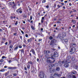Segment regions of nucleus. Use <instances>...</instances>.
I'll return each instance as SVG.
<instances>
[{
  "label": "nucleus",
  "instance_id": "63",
  "mask_svg": "<svg viewBox=\"0 0 78 78\" xmlns=\"http://www.w3.org/2000/svg\"><path fill=\"white\" fill-rule=\"evenodd\" d=\"M4 58H5V57L4 56H3L2 57V59H4Z\"/></svg>",
  "mask_w": 78,
  "mask_h": 78
},
{
  "label": "nucleus",
  "instance_id": "16",
  "mask_svg": "<svg viewBox=\"0 0 78 78\" xmlns=\"http://www.w3.org/2000/svg\"><path fill=\"white\" fill-rule=\"evenodd\" d=\"M16 4H14L13 5V6H12V8H15V7H16Z\"/></svg>",
  "mask_w": 78,
  "mask_h": 78
},
{
  "label": "nucleus",
  "instance_id": "55",
  "mask_svg": "<svg viewBox=\"0 0 78 78\" xmlns=\"http://www.w3.org/2000/svg\"><path fill=\"white\" fill-rule=\"evenodd\" d=\"M16 35H17V33H14V36H16Z\"/></svg>",
  "mask_w": 78,
  "mask_h": 78
},
{
  "label": "nucleus",
  "instance_id": "25",
  "mask_svg": "<svg viewBox=\"0 0 78 78\" xmlns=\"http://www.w3.org/2000/svg\"><path fill=\"white\" fill-rule=\"evenodd\" d=\"M49 38L50 39V40H51V39H53V38L51 36H50Z\"/></svg>",
  "mask_w": 78,
  "mask_h": 78
},
{
  "label": "nucleus",
  "instance_id": "37",
  "mask_svg": "<svg viewBox=\"0 0 78 78\" xmlns=\"http://www.w3.org/2000/svg\"><path fill=\"white\" fill-rule=\"evenodd\" d=\"M19 48H22V46L21 45H19Z\"/></svg>",
  "mask_w": 78,
  "mask_h": 78
},
{
  "label": "nucleus",
  "instance_id": "28",
  "mask_svg": "<svg viewBox=\"0 0 78 78\" xmlns=\"http://www.w3.org/2000/svg\"><path fill=\"white\" fill-rule=\"evenodd\" d=\"M4 61V60L3 59H1L0 60V62H3Z\"/></svg>",
  "mask_w": 78,
  "mask_h": 78
},
{
  "label": "nucleus",
  "instance_id": "7",
  "mask_svg": "<svg viewBox=\"0 0 78 78\" xmlns=\"http://www.w3.org/2000/svg\"><path fill=\"white\" fill-rule=\"evenodd\" d=\"M56 42V40L55 39H53L51 41V42L50 43V45H51L52 46H53V45L55 44V43Z\"/></svg>",
  "mask_w": 78,
  "mask_h": 78
},
{
  "label": "nucleus",
  "instance_id": "43",
  "mask_svg": "<svg viewBox=\"0 0 78 78\" xmlns=\"http://www.w3.org/2000/svg\"><path fill=\"white\" fill-rule=\"evenodd\" d=\"M25 36L26 37H28V34H26Z\"/></svg>",
  "mask_w": 78,
  "mask_h": 78
},
{
  "label": "nucleus",
  "instance_id": "54",
  "mask_svg": "<svg viewBox=\"0 0 78 78\" xmlns=\"http://www.w3.org/2000/svg\"><path fill=\"white\" fill-rule=\"evenodd\" d=\"M24 42H25V43L26 42V40L25 39H24Z\"/></svg>",
  "mask_w": 78,
  "mask_h": 78
},
{
  "label": "nucleus",
  "instance_id": "32",
  "mask_svg": "<svg viewBox=\"0 0 78 78\" xmlns=\"http://www.w3.org/2000/svg\"><path fill=\"white\" fill-rule=\"evenodd\" d=\"M28 8H29V11H31V8H30V6H28Z\"/></svg>",
  "mask_w": 78,
  "mask_h": 78
},
{
  "label": "nucleus",
  "instance_id": "35",
  "mask_svg": "<svg viewBox=\"0 0 78 78\" xmlns=\"http://www.w3.org/2000/svg\"><path fill=\"white\" fill-rule=\"evenodd\" d=\"M10 48H12V45H10V47H9Z\"/></svg>",
  "mask_w": 78,
  "mask_h": 78
},
{
  "label": "nucleus",
  "instance_id": "23",
  "mask_svg": "<svg viewBox=\"0 0 78 78\" xmlns=\"http://www.w3.org/2000/svg\"><path fill=\"white\" fill-rule=\"evenodd\" d=\"M19 46H18V45H17L16 47L14 49V50H17Z\"/></svg>",
  "mask_w": 78,
  "mask_h": 78
},
{
  "label": "nucleus",
  "instance_id": "5",
  "mask_svg": "<svg viewBox=\"0 0 78 78\" xmlns=\"http://www.w3.org/2000/svg\"><path fill=\"white\" fill-rule=\"evenodd\" d=\"M57 38H59L60 39L63 41L64 40V37L61 36V34H58L57 37Z\"/></svg>",
  "mask_w": 78,
  "mask_h": 78
},
{
  "label": "nucleus",
  "instance_id": "10",
  "mask_svg": "<svg viewBox=\"0 0 78 78\" xmlns=\"http://www.w3.org/2000/svg\"><path fill=\"white\" fill-rule=\"evenodd\" d=\"M58 63H55V64H52L51 65L52 67H57L58 66Z\"/></svg>",
  "mask_w": 78,
  "mask_h": 78
},
{
  "label": "nucleus",
  "instance_id": "15",
  "mask_svg": "<svg viewBox=\"0 0 78 78\" xmlns=\"http://www.w3.org/2000/svg\"><path fill=\"white\" fill-rule=\"evenodd\" d=\"M9 72L8 71L7 73H5V76H7L9 74Z\"/></svg>",
  "mask_w": 78,
  "mask_h": 78
},
{
  "label": "nucleus",
  "instance_id": "21",
  "mask_svg": "<svg viewBox=\"0 0 78 78\" xmlns=\"http://www.w3.org/2000/svg\"><path fill=\"white\" fill-rule=\"evenodd\" d=\"M20 8L19 9H18V10H16V12H19L20 11Z\"/></svg>",
  "mask_w": 78,
  "mask_h": 78
},
{
  "label": "nucleus",
  "instance_id": "3",
  "mask_svg": "<svg viewBox=\"0 0 78 78\" xmlns=\"http://www.w3.org/2000/svg\"><path fill=\"white\" fill-rule=\"evenodd\" d=\"M58 53H57L56 52H55L54 53V55L53 54H51V57L53 58V57H58Z\"/></svg>",
  "mask_w": 78,
  "mask_h": 78
},
{
  "label": "nucleus",
  "instance_id": "61",
  "mask_svg": "<svg viewBox=\"0 0 78 78\" xmlns=\"http://www.w3.org/2000/svg\"><path fill=\"white\" fill-rule=\"evenodd\" d=\"M5 45H7L8 44V42H6L5 43Z\"/></svg>",
  "mask_w": 78,
  "mask_h": 78
},
{
  "label": "nucleus",
  "instance_id": "42",
  "mask_svg": "<svg viewBox=\"0 0 78 78\" xmlns=\"http://www.w3.org/2000/svg\"><path fill=\"white\" fill-rule=\"evenodd\" d=\"M32 19H33V18H32V16H30V20H32Z\"/></svg>",
  "mask_w": 78,
  "mask_h": 78
},
{
  "label": "nucleus",
  "instance_id": "64",
  "mask_svg": "<svg viewBox=\"0 0 78 78\" xmlns=\"http://www.w3.org/2000/svg\"><path fill=\"white\" fill-rule=\"evenodd\" d=\"M78 66H76V69H77V68H78Z\"/></svg>",
  "mask_w": 78,
  "mask_h": 78
},
{
  "label": "nucleus",
  "instance_id": "57",
  "mask_svg": "<svg viewBox=\"0 0 78 78\" xmlns=\"http://www.w3.org/2000/svg\"><path fill=\"white\" fill-rule=\"evenodd\" d=\"M41 22L42 23H43V22H44V21L43 20H41Z\"/></svg>",
  "mask_w": 78,
  "mask_h": 78
},
{
  "label": "nucleus",
  "instance_id": "56",
  "mask_svg": "<svg viewBox=\"0 0 78 78\" xmlns=\"http://www.w3.org/2000/svg\"><path fill=\"white\" fill-rule=\"evenodd\" d=\"M41 20H44V17H43L42 18V19Z\"/></svg>",
  "mask_w": 78,
  "mask_h": 78
},
{
  "label": "nucleus",
  "instance_id": "18",
  "mask_svg": "<svg viewBox=\"0 0 78 78\" xmlns=\"http://www.w3.org/2000/svg\"><path fill=\"white\" fill-rule=\"evenodd\" d=\"M31 41H32V38H30V39H28L27 40V41L29 42H31Z\"/></svg>",
  "mask_w": 78,
  "mask_h": 78
},
{
  "label": "nucleus",
  "instance_id": "6",
  "mask_svg": "<svg viewBox=\"0 0 78 78\" xmlns=\"http://www.w3.org/2000/svg\"><path fill=\"white\" fill-rule=\"evenodd\" d=\"M39 76L41 78H44V74L43 71H41L39 74Z\"/></svg>",
  "mask_w": 78,
  "mask_h": 78
},
{
  "label": "nucleus",
  "instance_id": "45",
  "mask_svg": "<svg viewBox=\"0 0 78 78\" xmlns=\"http://www.w3.org/2000/svg\"><path fill=\"white\" fill-rule=\"evenodd\" d=\"M23 16L24 17H27V15H24Z\"/></svg>",
  "mask_w": 78,
  "mask_h": 78
},
{
  "label": "nucleus",
  "instance_id": "49",
  "mask_svg": "<svg viewBox=\"0 0 78 78\" xmlns=\"http://www.w3.org/2000/svg\"><path fill=\"white\" fill-rule=\"evenodd\" d=\"M20 38L21 39V40H22V36H20Z\"/></svg>",
  "mask_w": 78,
  "mask_h": 78
},
{
  "label": "nucleus",
  "instance_id": "47",
  "mask_svg": "<svg viewBox=\"0 0 78 78\" xmlns=\"http://www.w3.org/2000/svg\"><path fill=\"white\" fill-rule=\"evenodd\" d=\"M69 78H72V76L71 75H69Z\"/></svg>",
  "mask_w": 78,
  "mask_h": 78
},
{
  "label": "nucleus",
  "instance_id": "41",
  "mask_svg": "<svg viewBox=\"0 0 78 78\" xmlns=\"http://www.w3.org/2000/svg\"><path fill=\"white\" fill-rule=\"evenodd\" d=\"M21 53H22V52L23 53H24V51H23V50L22 49L21 50Z\"/></svg>",
  "mask_w": 78,
  "mask_h": 78
},
{
  "label": "nucleus",
  "instance_id": "13",
  "mask_svg": "<svg viewBox=\"0 0 78 78\" xmlns=\"http://www.w3.org/2000/svg\"><path fill=\"white\" fill-rule=\"evenodd\" d=\"M31 51H32L33 54L35 55V51H34V50L33 49H32L30 51V52H31Z\"/></svg>",
  "mask_w": 78,
  "mask_h": 78
},
{
  "label": "nucleus",
  "instance_id": "11",
  "mask_svg": "<svg viewBox=\"0 0 78 78\" xmlns=\"http://www.w3.org/2000/svg\"><path fill=\"white\" fill-rule=\"evenodd\" d=\"M55 71V69H53L50 70V73H53Z\"/></svg>",
  "mask_w": 78,
  "mask_h": 78
},
{
  "label": "nucleus",
  "instance_id": "8",
  "mask_svg": "<svg viewBox=\"0 0 78 78\" xmlns=\"http://www.w3.org/2000/svg\"><path fill=\"white\" fill-rule=\"evenodd\" d=\"M70 47H76V44L75 43H73L70 44Z\"/></svg>",
  "mask_w": 78,
  "mask_h": 78
},
{
  "label": "nucleus",
  "instance_id": "9",
  "mask_svg": "<svg viewBox=\"0 0 78 78\" xmlns=\"http://www.w3.org/2000/svg\"><path fill=\"white\" fill-rule=\"evenodd\" d=\"M9 69H12V70H14V69H16L17 67L15 66L14 67H9L8 68Z\"/></svg>",
  "mask_w": 78,
  "mask_h": 78
},
{
  "label": "nucleus",
  "instance_id": "40",
  "mask_svg": "<svg viewBox=\"0 0 78 78\" xmlns=\"http://www.w3.org/2000/svg\"><path fill=\"white\" fill-rule=\"evenodd\" d=\"M57 22L58 23H61V21H57Z\"/></svg>",
  "mask_w": 78,
  "mask_h": 78
},
{
  "label": "nucleus",
  "instance_id": "33",
  "mask_svg": "<svg viewBox=\"0 0 78 78\" xmlns=\"http://www.w3.org/2000/svg\"><path fill=\"white\" fill-rule=\"evenodd\" d=\"M54 7L55 9V8H56V4H54Z\"/></svg>",
  "mask_w": 78,
  "mask_h": 78
},
{
  "label": "nucleus",
  "instance_id": "20",
  "mask_svg": "<svg viewBox=\"0 0 78 78\" xmlns=\"http://www.w3.org/2000/svg\"><path fill=\"white\" fill-rule=\"evenodd\" d=\"M56 70H57V71H59V70H60V68H59V67H57L56 69Z\"/></svg>",
  "mask_w": 78,
  "mask_h": 78
},
{
  "label": "nucleus",
  "instance_id": "50",
  "mask_svg": "<svg viewBox=\"0 0 78 78\" xmlns=\"http://www.w3.org/2000/svg\"><path fill=\"white\" fill-rule=\"evenodd\" d=\"M21 32L23 34H24V32L22 30H21Z\"/></svg>",
  "mask_w": 78,
  "mask_h": 78
},
{
  "label": "nucleus",
  "instance_id": "26",
  "mask_svg": "<svg viewBox=\"0 0 78 78\" xmlns=\"http://www.w3.org/2000/svg\"><path fill=\"white\" fill-rule=\"evenodd\" d=\"M64 41L65 42H68V40L67 39H65Z\"/></svg>",
  "mask_w": 78,
  "mask_h": 78
},
{
  "label": "nucleus",
  "instance_id": "46",
  "mask_svg": "<svg viewBox=\"0 0 78 78\" xmlns=\"http://www.w3.org/2000/svg\"><path fill=\"white\" fill-rule=\"evenodd\" d=\"M60 76V74H57V76H58V77H59Z\"/></svg>",
  "mask_w": 78,
  "mask_h": 78
},
{
  "label": "nucleus",
  "instance_id": "36",
  "mask_svg": "<svg viewBox=\"0 0 78 78\" xmlns=\"http://www.w3.org/2000/svg\"><path fill=\"white\" fill-rule=\"evenodd\" d=\"M46 1L45 0H43L42 1V3H45Z\"/></svg>",
  "mask_w": 78,
  "mask_h": 78
},
{
  "label": "nucleus",
  "instance_id": "19",
  "mask_svg": "<svg viewBox=\"0 0 78 78\" xmlns=\"http://www.w3.org/2000/svg\"><path fill=\"white\" fill-rule=\"evenodd\" d=\"M27 67L28 69H30V64H28L27 66Z\"/></svg>",
  "mask_w": 78,
  "mask_h": 78
},
{
  "label": "nucleus",
  "instance_id": "60",
  "mask_svg": "<svg viewBox=\"0 0 78 78\" xmlns=\"http://www.w3.org/2000/svg\"><path fill=\"white\" fill-rule=\"evenodd\" d=\"M55 30H59V29H58V28L57 27L55 28Z\"/></svg>",
  "mask_w": 78,
  "mask_h": 78
},
{
  "label": "nucleus",
  "instance_id": "62",
  "mask_svg": "<svg viewBox=\"0 0 78 78\" xmlns=\"http://www.w3.org/2000/svg\"><path fill=\"white\" fill-rule=\"evenodd\" d=\"M19 12H20V13H22V11L20 10V11Z\"/></svg>",
  "mask_w": 78,
  "mask_h": 78
},
{
  "label": "nucleus",
  "instance_id": "29",
  "mask_svg": "<svg viewBox=\"0 0 78 78\" xmlns=\"http://www.w3.org/2000/svg\"><path fill=\"white\" fill-rule=\"evenodd\" d=\"M71 58H72V57L71 56L69 55L68 56V58L69 59H71Z\"/></svg>",
  "mask_w": 78,
  "mask_h": 78
},
{
  "label": "nucleus",
  "instance_id": "2",
  "mask_svg": "<svg viewBox=\"0 0 78 78\" xmlns=\"http://www.w3.org/2000/svg\"><path fill=\"white\" fill-rule=\"evenodd\" d=\"M49 58H51V59H53V61H51V60H50V59H49V58H47V62H48V63H54V62L55 61V58H54V57H51Z\"/></svg>",
  "mask_w": 78,
  "mask_h": 78
},
{
  "label": "nucleus",
  "instance_id": "4",
  "mask_svg": "<svg viewBox=\"0 0 78 78\" xmlns=\"http://www.w3.org/2000/svg\"><path fill=\"white\" fill-rule=\"evenodd\" d=\"M75 51H76V48L74 47H73L70 49L69 53L70 54H73L75 52Z\"/></svg>",
  "mask_w": 78,
  "mask_h": 78
},
{
  "label": "nucleus",
  "instance_id": "34",
  "mask_svg": "<svg viewBox=\"0 0 78 78\" xmlns=\"http://www.w3.org/2000/svg\"><path fill=\"white\" fill-rule=\"evenodd\" d=\"M72 61H74V60H75V58H74V57H73L72 58Z\"/></svg>",
  "mask_w": 78,
  "mask_h": 78
},
{
  "label": "nucleus",
  "instance_id": "38",
  "mask_svg": "<svg viewBox=\"0 0 78 78\" xmlns=\"http://www.w3.org/2000/svg\"><path fill=\"white\" fill-rule=\"evenodd\" d=\"M13 76H17V74L16 73H14L13 75Z\"/></svg>",
  "mask_w": 78,
  "mask_h": 78
},
{
  "label": "nucleus",
  "instance_id": "39",
  "mask_svg": "<svg viewBox=\"0 0 78 78\" xmlns=\"http://www.w3.org/2000/svg\"><path fill=\"white\" fill-rule=\"evenodd\" d=\"M57 6H58V9H59V8H60L61 7V6H60V5H58Z\"/></svg>",
  "mask_w": 78,
  "mask_h": 78
},
{
  "label": "nucleus",
  "instance_id": "58",
  "mask_svg": "<svg viewBox=\"0 0 78 78\" xmlns=\"http://www.w3.org/2000/svg\"><path fill=\"white\" fill-rule=\"evenodd\" d=\"M73 78H76V77L75 76H73Z\"/></svg>",
  "mask_w": 78,
  "mask_h": 78
},
{
  "label": "nucleus",
  "instance_id": "27",
  "mask_svg": "<svg viewBox=\"0 0 78 78\" xmlns=\"http://www.w3.org/2000/svg\"><path fill=\"white\" fill-rule=\"evenodd\" d=\"M31 27L32 30H34V27L33 26H31Z\"/></svg>",
  "mask_w": 78,
  "mask_h": 78
},
{
  "label": "nucleus",
  "instance_id": "44",
  "mask_svg": "<svg viewBox=\"0 0 78 78\" xmlns=\"http://www.w3.org/2000/svg\"><path fill=\"white\" fill-rule=\"evenodd\" d=\"M18 22V21H16V23H15V25H17Z\"/></svg>",
  "mask_w": 78,
  "mask_h": 78
},
{
  "label": "nucleus",
  "instance_id": "51",
  "mask_svg": "<svg viewBox=\"0 0 78 78\" xmlns=\"http://www.w3.org/2000/svg\"><path fill=\"white\" fill-rule=\"evenodd\" d=\"M24 70L26 71L27 70V69L26 67H24Z\"/></svg>",
  "mask_w": 78,
  "mask_h": 78
},
{
  "label": "nucleus",
  "instance_id": "52",
  "mask_svg": "<svg viewBox=\"0 0 78 78\" xmlns=\"http://www.w3.org/2000/svg\"><path fill=\"white\" fill-rule=\"evenodd\" d=\"M30 64H33V62H32L31 61L30 62Z\"/></svg>",
  "mask_w": 78,
  "mask_h": 78
},
{
  "label": "nucleus",
  "instance_id": "30",
  "mask_svg": "<svg viewBox=\"0 0 78 78\" xmlns=\"http://www.w3.org/2000/svg\"><path fill=\"white\" fill-rule=\"evenodd\" d=\"M9 5H12V2H10L8 3Z\"/></svg>",
  "mask_w": 78,
  "mask_h": 78
},
{
  "label": "nucleus",
  "instance_id": "59",
  "mask_svg": "<svg viewBox=\"0 0 78 78\" xmlns=\"http://www.w3.org/2000/svg\"><path fill=\"white\" fill-rule=\"evenodd\" d=\"M67 2H68L67 1H65L64 2V3H67Z\"/></svg>",
  "mask_w": 78,
  "mask_h": 78
},
{
  "label": "nucleus",
  "instance_id": "1",
  "mask_svg": "<svg viewBox=\"0 0 78 78\" xmlns=\"http://www.w3.org/2000/svg\"><path fill=\"white\" fill-rule=\"evenodd\" d=\"M67 60H64L62 62H61V61H59L58 62V63L60 64H65L63 65V66H64V67L65 68H67L69 66V65L67 63H69V62H67Z\"/></svg>",
  "mask_w": 78,
  "mask_h": 78
},
{
  "label": "nucleus",
  "instance_id": "12",
  "mask_svg": "<svg viewBox=\"0 0 78 78\" xmlns=\"http://www.w3.org/2000/svg\"><path fill=\"white\" fill-rule=\"evenodd\" d=\"M50 51H44V54H48V53H50Z\"/></svg>",
  "mask_w": 78,
  "mask_h": 78
},
{
  "label": "nucleus",
  "instance_id": "24",
  "mask_svg": "<svg viewBox=\"0 0 78 78\" xmlns=\"http://www.w3.org/2000/svg\"><path fill=\"white\" fill-rule=\"evenodd\" d=\"M72 22H73V23H76V21L75 20H72Z\"/></svg>",
  "mask_w": 78,
  "mask_h": 78
},
{
  "label": "nucleus",
  "instance_id": "48",
  "mask_svg": "<svg viewBox=\"0 0 78 78\" xmlns=\"http://www.w3.org/2000/svg\"><path fill=\"white\" fill-rule=\"evenodd\" d=\"M42 41V39H40L38 40V41L40 42V41Z\"/></svg>",
  "mask_w": 78,
  "mask_h": 78
},
{
  "label": "nucleus",
  "instance_id": "22",
  "mask_svg": "<svg viewBox=\"0 0 78 78\" xmlns=\"http://www.w3.org/2000/svg\"><path fill=\"white\" fill-rule=\"evenodd\" d=\"M5 69H2L0 70V72H5Z\"/></svg>",
  "mask_w": 78,
  "mask_h": 78
},
{
  "label": "nucleus",
  "instance_id": "14",
  "mask_svg": "<svg viewBox=\"0 0 78 78\" xmlns=\"http://www.w3.org/2000/svg\"><path fill=\"white\" fill-rule=\"evenodd\" d=\"M66 33L65 32H63L62 33V36H66Z\"/></svg>",
  "mask_w": 78,
  "mask_h": 78
},
{
  "label": "nucleus",
  "instance_id": "17",
  "mask_svg": "<svg viewBox=\"0 0 78 78\" xmlns=\"http://www.w3.org/2000/svg\"><path fill=\"white\" fill-rule=\"evenodd\" d=\"M54 76H58V73H55L53 75Z\"/></svg>",
  "mask_w": 78,
  "mask_h": 78
},
{
  "label": "nucleus",
  "instance_id": "53",
  "mask_svg": "<svg viewBox=\"0 0 78 78\" xmlns=\"http://www.w3.org/2000/svg\"><path fill=\"white\" fill-rule=\"evenodd\" d=\"M46 8H49V6H48V5H47V6H46Z\"/></svg>",
  "mask_w": 78,
  "mask_h": 78
},
{
  "label": "nucleus",
  "instance_id": "31",
  "mask_svg": "<svg viewBox=\"0 0 78 78\" xmlns=\"http://www.w3.org/2000/svg\"><path fill=\"white\" fill-rule=\"evenodd\" d=\"M12 42V41L10 40L9 42V44H10L11 43V42Z\"/></svg>",
  "mask_w": 78,
  "mask_h": 78
}]
</instances>
